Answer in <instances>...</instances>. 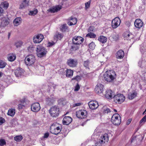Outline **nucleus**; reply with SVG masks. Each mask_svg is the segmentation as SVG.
Segmentation results:
<instances>
[{"label": "nucleus", "instance_id": "nucleus-1", "mask_svg": "<svg viewBox=\"0 0 146 146\" xmlns=\"http://www.w3.org/2000/svg\"><path fill=\"white\" fill-rule=\"evenodd\" d=\"M104 77L105 80L110 82L113 80L115 78L116 74L113 70H108L104 74Z\"/></svg>", "mask_w": 146, "mask_h": 146}, {"label": "nucleus", "instance_id": "nucleus-2", "mask_svg": "<svg viewBox=\"0 0 146 146\" xmlns=\"http://www.w3.org/2000/svg\"><path fill=\"white\" fill-rule=\"evenodd\" d=\"M62 129L61 125L57 123H54L50 126V132L53 134L57 135L60 132Z\"/></svg>", "mask_w": 146, "mask_h": 146}, {"label": "nucleus", "instance_id": "nucleus-3", "mask_svg": "<svg viewBox=\"0 0 146 146\" xmlns=\"http://www.w3.org/2000/svg\"><path fill=\"white\" fill-rule=\"evenodd\" d=\"M108 134L106 133L105 134L100 137L99 141L95 143L94 146H102V145L106 142H108Z\"/></svg>", "mask_w": 146, "mask_h": 146}, {"label": "nucleus", "instance_id": "nucleus-4", "mask_svg": "<svg viewBox=\"0 0 146 146\" xmlns=\"http://www.w3.org/2000/svg\"><path fill=\"white\" fill-rule=\"evenodd\" d=\"M47 52L46 49L41 46H37L36 54L38 57L41 58L45 56Z\"/></svg>", "mask_w": 146, "mask_h": 146}, {"label": "nucleus", "instance_id": "nucleus-5", "mask_svg": "<svg viewBox=\"0 0 146 146\" xmlns=\"http://www.w3.org/2000/svg\"><path fill=\"white\" fill-rule=\"evenodd\" d=\"M51 115L53 117H58L59 113V109L58 106H55L52 107L49 110Z\"/></svg>", "mask_w": 146, "mask_h": 146}, {"label": "nucleus", "instance_id": "nucleus-6", "mask_svg": "<svg viewBox=\"0 0 146 146\" xmlns=\"http://www.w3.org/2000/svg\"><path fill=\"white\" fill-rule=\"evenodd\" d=\"M35 61V58L34 55H29L25 58V62L27 65L31 66L33 64Z\"/></svg>", "mask_w": 146, "mask_h": 146}, {"label": "nucleus", "instance_id": "nucleus-7", "mask_svg": "<svg viewBox=\"0 0 146 146\" xmlns=\"http://www.w3.org/2000/svg\"><path fill=\"white\" fill-rule=\"evenodd\" d=\"M111 121L114 125H119L121 121V117L118 114H115L113 115L111 118Z\"/></svg>", "mask_w": 146, "mask_h": 146}, {"label": "nucleus", "instance_id": "nucleus-8", "mask_svg": "<svg viewBox=\"0 0 146 146\" xmlns=\"http://www.w3.org/2000/svg\"><path fill=\"white\" fill-rule=\"evenodd\" d=\"M114 101L116 103L121 104L125 100V98L124 96L122 94H118L115 95L113 97Z\"/></svg>", "mask_w": 146, "mask_h": 146}, {"label": "nucleus", "instance_id": "nucleus-9", "mask_svg": "<svg viewBox=\"0 0 146 146\" xmlns=\"http://www.w3.org/2000/svg\"><path fill=\"white\" fill-rule=\"evenodd\" d=\"M87 113V112L86 110H81L76 111V115L78 118L83 119L86 117Z\"/></svg>", "mask_w": 146, "mask_h": 146}, {"label": "nucleus", "instance_id": "nucleus-10", "mask_svg": "<svg viewBox=\"0 0 146 146\" xmlns=\"http://www.w3.org/2000/svg\"><path fill=\"white\" fill-rule=\"evenodd\" d=\"M121 20L118 17H116L112 21L111 26L113 29H116L120 24Z\"/></svg>", "mask_w": 146, "mask_h": 146}, {"label": "nucleus", "instance_id": "nucleus-11", "mask_svg": "<svg viewBox=\"0 0 146 146\" xmlns=\"http://www.w3.org/2000/svg\"><path fill=\"white\" fill-rule=\"evenodd\" d=\"M72 40L73 44L79 45L83 42L84 39L80 36H75L73 38Z\"/></svg>", "mask_w": 146, "mask_h": 146}, {"label": "nucleus", "instance_id": "nucleus-12", "mask_svg": "<svg viewBox=\"0 0 146 146\" xmlns=\"http://www.w3.org/2000/svg\"><path fill=\"white\" fill-rule=\"evenodd\" d=\"M12 72H13L17 77H19L23 75L25 72L24 70L20 67L17 68L15 70H12Z\"/></svg>", "mask_w": 146, "mask_h": 146}, {"label": "nucleus", "instance_id": "nucleus-13", "mask_svg": "<svg viewBox=\"0 0 146 146\" xmlns=\"http://www.w3.org/2000/svg\"><path fill=\"white\" fill-rule=\"evenodd\" d=\"M44 38V36L42 34H38L34 37L33 41L35 43H39L42 41Z\"/></svg>", "mask_w": 146, "mask_h": 146}, {"label": "nucleus", "instance_id": "nucleus-14", "mask_svg": "<svg viewBox=\"0 0 146 146\" xmlns=\"http://www.w3.org/2000/svg\"><path fill=\"white\" fill-rule=\"evenodd\" d=\"M104 86L101 84H98L96 86L95 90L96 92L100 95H103Z\"/></svg>", "mask_w": 146, "mask_h": 146}, {"label": "nucleus", "instance_id": "nucleus-15", "mask_svg": "<svg viewBox=\"0 0 146 146\" xmlns=\"http://www.w3.org/2000/svg\"><path fill=\"white\" fill-rule=\"evenodd\" d=\"M31 110L34 112H37L40 109V105L38 103L36 102L33 104L31 106Z\"/></svg>", "mask_w": 146, "mask_h": 146}, {"label": "nucleus", "instance_id": "nucleus-16", "mask_svg": "<svg viewBox=\"0 0 146 146\" xmlns=\"http://www.w3.org/2000/svg\"><path fill=\"white\" fill-rule=\"evenodd\" d=\"M67 63L69 66L74 67L77 65V61L76 60L70 58L67 60Z\"/></svg>", "mask_w": 146, "mask_h": 146}, {"label": "nucleus", "instance_id": "nucleus-17", "mask_svg": "<svg viewBox=\"0 0 146 146\" xmlns=\"http://www.w3.org/2000/svg\"><path fill=\"white\" fill-rule=\"evenodd\" d=\"M114 94L111 90H107L105 94V97L108 99H111L114 96Z\"/></svg>", "mask_w": 146, "mask_h": 146}, {"label": "nucleus", "instance_id": "nucleus-18", "mask_svg": "<svg viewBox=\"0 0 146 146\" xmlns=\"http://www.w3.org/2000/svg\"><path fill=\"white\" fill-rule=\"evenodd\" d=\"M90 108L92 110H94L97 108L98 106V103L95 101H91L89 104Z\"/></svg>", "mask_w": 146, "mask_h": 146}, {"label": "nucleus", "instance_id": "nucleus-19", "mask_svg": "<svg viewBox=\"0 0 146 146\" xmlns=\"http://www.w3.org/2000/svg\"><path fill=\"white\" fill-rule=\"evenodd\" d=\"M72 118L70 116H65L63 119L62 122L64 125H68L72 122Z\"/></svg>", "mask_w": 146, "mask_h": 146}, {"label": "nucleus", "instance_id": "nucleus-20", "mask_svg": "<svg viewBox=\"0 0 146 146\" xmlns=\"http://www.w3.org/2000/svg\"><path fill=\"white\" fill-rule=\"evenodd\" d=\"M29 0H23L20 5L19 9H25L29 5Z\"/></svg>", "mask_w": 146, "mask_h": 146}, {"label": "nucleus", "instance_id": "nucleus-21", "mask_svg": "<svg viewBox=\"0 0 146 146\" xmlns=\"http://www.w3.org/2000/svg\"><path fill=\"white\" fill-rule=\"evenodd\" d=\"M123 36L125 39H127L129 40H130L131 39L133 38V35L132 33H129L128 32L125 33L123 34Z\"/></svg>", "mask_w": 146, "mask_h": 146}, {"label": "nucleus", "instance_id": "nucleus-22", "mask_svg": "<svg viewBox=\"0 0 146 146\" xmlns=\"http://www.w3.org/2000/svg\"><path fill=\"white\" fill-rule=\"evenodd\" d=\"M134 24L136 27L140 28L143 25V23L140 19H137L134 22Z\"/></svg>", "mask_w": 146, "mask_h": 146}, {"label": "nucleus", "instance_id": "nucleus-23", "mask_svg": "<svg viewBox=\"0 0 146 146\" xmlns=\"http://www.w3.org/2000/svg\"><path fill=\"white\" fill-rule=\"evenodd\" d=\"M61 9V6H58L52 8L48 10V11L51 13H54L57 12Z\"/></svg>", "mask_w": 146, "mask_h": 146}, {"label": "nucleus", "instance_id": "nucleus-24", "mask_svg": "<svg viewBox=\"0 0 146 146\" xmlns=\"http://www.w3.org/2000/svg\"><path fill=\"white\" fill-rule=\"evenodd\" d=\"M124 55V51L122 50H119L117 52L116 56L117 58L121 59L123 58Z\"/></svg>", "mask_w": 146, "mask_h": 146}, {"label": "nucleus", "instance_id": "nucleus-25", "mask_svg": "<svg viewBox=\"0 0 146 146\" xmlns=\"http://www.w3.org/2000/svg\"><path fill=\"white\" fill-rule=\"evenodd\" d=\"M63 37V35L61 33L56 31L54 36V39L57 40L58 39L60 40Z\"/></svg>", "mask_w": 146, "mask_h": 146}, {"label": "nucleus", "instance_id": "nucleus-26", "mask_svg": "<svg viewBox=\"0 0 146 146\" xmlns=\"http://www.w3.org/2000/svg\"><path fill=\"white\" fill-rule=\"evenodd\" d=\"M55 101V98L53 97L51 98H48L47 99L46 101L47 104L50 105H51Z\"/></svg>", "mask_w": 146, "mask_h": 146}, {"label": "nucleus", "instance_id": "nucleus-27", "mask_svg": "<svg viewBox=\"0 0 146 146\" xmlns=\"http://www.w3.org/2000/svg\"><path fill=\"white\" fill-rule=\"evenodd\" d=\"M21 18L17 17L13 21V23L15 25L17 26L21 23Z\"/></svg>", "mask_w": 146, "mask_h": 146}, {"label": "nucleus", "instance_id": "nucleus-28", "mask_svg": "<svg viewBox=\"0 0 146 146\" xmlns=\"http://www.w3.org/2000/svg\"><path fill=\"white\" fill-rule=\"evenodd\" d=\"M66 76L68 77H71L73 75V71L72 70L69 69L66 70Z\"/></svg>", "mask_w": 146, "mask_h": 146}, {"label": "nucleus", "instance_id": "nucleus-29", "mask_svg": "<svg viewBox=\"0 0 146 146\" xmlns=\"http://www.w3.org/2000/svg\"><path fill=\"white\" fill-rule=\"evenodd\" d=\"M9 23L8 19H5L2 21L1 26L2 27H5Z\"/></svg>", "mask_w": 146, "mask_h": 146}, {"label": "nucleus", "instance_id": "nucleus-30", "mask_svg": "<svg viewBox=\"0 0 146 146\" xmlns=\"http://www.w3.org/2000/svg\"><path fill=\"white\" fill-rule=\"evenodd\" d=\"M8 60L10 61H14L16 58V56L15 54H11L9 55L8 57Z\"/></svg>", "mask_w": 146, "mask_h": 146}, {"label": "nucleus", "instance_id": "nucleus-31", "mask_svg": "<svg viewBox=\"0 0 146 146\" xmlns=\"http://www.w3.org/2000/svg\"><path fill=\"white\" fill-rule=\"evenodd\" d=\"M60 30L62 32L68 31V27L66 24H63L62 25L60 28Z\"/></svg>", "mask_w": 146, "mask_h": 146}, {"label": "nucleus", "instance_id": "nucleus-32", "mask_svg": "<svg viewBox=\"0 0 146 146\" xmlns=\"http://www.w3.org/2000/svg\"><path fill=\"white\" fill-rule=\"evenodd\" d=\"M98 40L102 43H105L107 41V38L104 36H101L99 38Z\"/></svg>", "mask_w": 146, "mask_h": 146}, {"label": "nucleus", "instance_id": "nucleus-33", "mask_svg": "<svg viewBox=\"0 0 146 146\" xmlns=\"http://www.w3.org/2000/svg\"><path fill=\"white\" fill-rule=\"evenodd\" d=\"M0 6L1 7H3L4 9H7L9 6V3L5 1L2 2Z\"/></svg>", "mask_w": 146, "mask_h": 146}, {"label": "nucleus", "instance_id": "nucleus-34", "mask_svg": "<svg viewBox=\"0 0 146 146\" xmlns=\"http://www.w3.org/2000/svg\"><path fill=\"white\" fill-rule=\"evenodd\" d=\"M73 44V45L72 46L70 50L72 51H74L78 49L79 45L75 44Z\"/></svg>", "mask_w": 146, "mask_h": 146}, {"label": "nucleus", "instance_id": "nucleus-35", "mask_svg": "<svg viewBox=\"0 0 146 146\" xmlns=\"http://www.w3.org/2000/svg\"><path fill=\"white\" fill-rule=\"evenodd\" d=\"M137 93L136 92H134L131 94L130 95H129L128 98L129 99L132 100L137 96Z\"/></svg>", "mask_w": 146, "mask_h": 146}, {"label": "nucleus", "instance_id": "nucleus-36", "mask_svg": "<svg viewBox=\"0 0 146 146\" xmlns=\"http://www.w3.org/2000/svg\"><path fill=\"white\" fill-rule=\"evenodd\" d=\"M15 113V110L13 109L9 110L8 112V115L11 116H13Z\"/></svg>", "mask_w": 146, "mask_h": 146}, {"label": "nucleus", "instance_id": "nucleus-37", "mask_svg": "<svg viewBox=\"0 0 146 146\" xmlns=\"http://www.w3.org/2000/svg\"><path fill=\"white\" fill-rule=\"evenodd\" d=\"M14 140L17 142H19L21 141L23 139V137L21 135H18L14 137Z\"/></svg>", "mask_w": 146, "mask_h": 146}, {"label": "nucleus", "instance_id": "nucleus-38", "mask_svg": "<svg viewBox=\"0 0 146 146\" xmlns=\"http://www.w3.org/2000/svg\"><path fill=\"white\" fill-rule=\"evenodd\" d=\"M96 36V35L94 33L90 32L88 33L86 35V37H89L90 38H94Z\"/></svg>", "mask_w": 146, "mask_h": 146}, {"label": "nucleus", "instance_id": "nucleus-39", "mask_svg": "<svg viewBox=\"0 0 146 146\" xmlns=\"http://www.w3.org/2000/svg\"><path fill=\"white\" fill-rule=\"evenodd\" d=\"M90 62L88 60L84 61V66L86 68L89 69V65L90 64Z\"/></svg>", "mask_w": 146, "mask_h": 146}, {"label": "nucleus", "instance_id": "nucleus-40", "mask_svg": "<svg viewBox=\"0 0 146 146\" xmlns=\"http://www.w3.org/2000/svg\"><path fill=\"white\" fill-rule=\"evenodd\" d=\"M37 12L38 10L36 9L33 11H30L29 15H35L37 14Z\"/></svg>", "mask_w": 146, "mask_h": 146}, {"label": "nucleus", "instance_id": "nucleus-41", "mask_svg": "<svg viewBox=\"0 0 146 146\" xmlns=\"http://www.w3.org/2000/svg\"><path fill=\"white\" fill-rule=\"evenodd\" d=\"M7 64L4 61L2 60H0V68H4L6 65Z\"/></svg>", "mask_w": 146, "mask_h": 146}, {"label": "nucleus", "instance_id": "nucleus-42", "mask_svg": "<svg viewBox=\"0 0 146 146\" xmlns=\"http://www.w3.org/2000/svg\"><path fill=\"white\" fill-rule=\"evenodd\" d=\"M95 45L94 43L93 42H92L89 44V46L90 48L93 50L95 47Z\"/></svg>", "mask_w": 146, "mask_h": 146}, {"label": "nucleus", "instance_id": "nucleus-43", "mask_svg": "<svg viewBox=\"0 0 146 146\" xmlns=\"http://www.w3.org/2000/svg\"><path fill=\"white\" fill-rule=\"evenodd\" d=\"M6 144V141L4 139H0V146H3Z\"/></svg>", "mask_w": 146, "mask_h": 146}, {"label": "nucleus", "instance_id": "nucleus-44", "mask_svg": "<svg viewBox=\"0 0 146 146\" xmlns=\"http://www.w3.org/2000/svg\"><path fill=\"white\" fill-rule=\"evenodd\" d=\"M81 79L80 77L79 76H77L76 77H74L72 79V80H76L77 81H80Z\"/></svg>", "mask_w": 146, "mask_h": 146}, {"label": "nucleus", "instance_id": "nucleus-45", "mask_svg": "<svg viewBox=\"0 0 146 146\" xmlns=\"http://www.w3.org/2000/svg\"><path fill=\"white\" fill-rule=\"evenodd\" d=\"M90 3H91L90 1H88V2L86 3H85V9L86 10L88 9L89 8V7H90Z\"/></svg>", "mask_w": 146, "mask_h": 146}, {"label": "nucleus", "instance_id": "nucleus-46", "mask_svg": "<svg viewBox=\"0 0 146 146\" xmlns=\"http://www.w3.org/2000/svg\"><path fill=\"white\" fill-rule=\"evenodd\" d=\"M119 38V35L118 34L113 35L112 36V38L114 40L116 41L118 40Z\"/></svg>", "mask_w": 146, "mask_h": 146}, {"label": "nucleus", "instance_id": "nucleus-47", "mask_svg": "<svg viewBox=\"0 0 146 146\" xmlns=\"http://www.w3.org/2000/svg\"><path fill=\"white\" fill-rule=\"evenodd\" d=\"M5 122V119L2 117H0V125H1L3 123Z\"/></svg>", "mask_w": 146, "mask_h": 146}, {"label": "nucleus", "instance_id": "nucleus-48", "mask_svg": "<svg viewBox=\"0 0 146 146\" xmlns=\"http://www.w3.org/2000/svg\"><path fill=\"white\" fill-rule=\"evenodd\" d=\"M71 20H75V22H74V24H73L72 22H70L69 24H68V25H75L76 23L77 20L76 18H72V19H71Z\"/></svg>", "mask_w": 146, "mask_h": 146}, {"label": "nucleus", "instance_id": "nucleus-49", "mask_svg": "<svg viewBox=\"0 0 146 146\" xmlns=\"http://www.w3.org/2000/svg\"><path fill=\"white\" fill-rule=\"evenodd\" d=\"M80 88V86L78 84H77V85L75 86L74 91H78Z\"/></svg>", "mask_w": 146, "mask_h": 146}, {"label": "nucleus", "instance_id": "nucleus-50", "mask_svg": "<svg viewBox=\"0 0 146 146\" xmlns=\"http://www.w3.org/2000/svg\"><path fill=\"white\" fill-rule=\"evenodd\" d=\"M146 121V115L142 119L140 120V123H142L143 122H145Z\"/></svg>", "mask_w": 146, "mask_h": 146}, {"label": "nucleus", "instance_id": "nucleus-51", "mask_svg": "<svg viewBox=\"0 0 146 146\" xmlns=\"http://www.w3.org/2000/svg\"><path fill=\"white\" fill-rule=\"evenodd\" d=\"M22 44V43L21 42H18L15 43V45L17 48L20 47Z\"/></svg>", "mask_w": 146, "mask_h": 146}, {"label": "nucleus", "instance_id": "nucleus-52", "mask_svg": "<svg viewBox=\"0 0 146 146\" xmlns=\"http://www.w3.org/2000/svg\"><path fill=\"white\" fill-rule=\"evenodd\" d=\"M94 30V28L93 27L91 26L88 29V32H91L92 31H93Z\"/></svg>", "mask_w": 146, "mask_h": 146}, {"label": "nucleus", "instance_id": "nucleus-53", "mask_svg": "<svg viewBox=\"0 0 146 146\" xmlns=\"http://www.w3.org/2000/svg\"><path fill=\"white\" fill-rule=\"evenodd\" d=\"M111 111L110 110L109 108H107L106 109H105L104 110V112L105 113H108L109 112H110Z\"/></svg>", "mask_w": 146, "mask_h": 146}, {"label": "nucleus", "instance_id": "nucleus-54", "mask_svg": "<svg viewBox=\"0 0 146 146\" xmlns=\"http://www.w3.org/2000/svg\"><path fill=\"white\" fill-rule=\"evenodd\" d=\"M81 105V104L80 103H78L76 104H74L73 105L74 107H76L77 106H79Z\"/></svg>", "mask_w": 146, "mask_h": 146}, {"label": "nucleus", "instance_id": "nucleus-55", "mask_svg": "<svg viewBox=\"0 0 146 146\" xmlns=\"http://www.w3.org/2000/svg\"><path fill=\"white\" fill-rule=\"evenodd\" d=\"M18 107L19 109H21L24 107V106L21 104H19Z\"/></svg>", "mask_w": 146, "mask_h": 146}, {"label": "nucleus", "instance_id": "nucleus-56", "mask_svg": "<svg viewBox=\"0 0 146 146\" xmlns=\"http://www.w3.org/2000/svg\"><path fill=\"white\" fill-rule=\"evenodd\" d=\"M49 134L48 133H47L44 134V137L45 138H47L48 137Z\"/></svg>", "mask_w": 146, "mask_h": 146}, {"label": "nucleus", "instance_id": "nucleus-57", "mask_svg": "<svg viewBox=\"0 0 146 146\" xmlns=\"http://www.w3.org/2000/svg\"><path fill=\"white\" fill-rule=\"evenodd\" d=\"M131 119H129L127 121L126 124L127 125H128L129 124L131 123Z\"/></svg>", "mask_w": 146, "mask_h": 146}, {"label": "nucleus", "instance_id": "nucleus-58", "mask_svg": "<svg viewBox=\"0 0 146 146\" xmlns=\"http://www.w3.org/2000/svg\"><path fill=\"white\" fill-rule=\"evenodd\" d=\"M3 9L1 7H0V15L3 12Z\"/></svg>", "mask_w": 146, "mask_h": 146}, {"label": "nucleus", "instance_id": "nucleus-59", "mask_svg": "<svg viewBox=\"0 0 146 146\" xmlns=\"http://www.w3.org/2000/svg\"><path fill=\"white\" fill-rule=\"evenodd\" d=\"M10 36H11V33H9V32L8 33V39H9Z\"/></svg>", "mask_w": 146, "mask_h": 146}, {"label": "nucleus", "instance_id": "nucleus-60", "mask_svg": "<svg viewBox=\"0 0 146 146\" xmlns=\"http://www.w3.org/2000/svg\"><path fill=\"white\" fill-rule=\"evenodd\" d=\"M126 23L127 24V25L128 26H129L130 25V23L129 21H127L126 22Z\"/></svg>", "mask_w": 146, "mask_h": 146}, {"label": "nucleus", "instance_id": "nucleus-61", "mask_svg": "<svg viewBox=\"0 0 146 146\" xmlns=\"http://www.w3.org/2000/svg\"><path fill=\"white\" fill-rule=\"evenodd\" d=\"M48 44L49 46H52L53 45V44L52 43L50 42L48 43Z\"/></svg>", "mask_w": 146, "mask_h": 146}, {"label": "nucleus", "instance_id": "nucleus-62", "mask_svg": "<svg viewBox=\"0 0 146 146\" xmlns=\"http://www.w3.org/2000/svg\"><path fill=\"white\" fill-rule=\"evenodd\" d=\"M3 75V73L0 71V77L2 76Z\"/></svg>", "mask_w": 146, "mask_h": 146}, {"label": "nucleus", "instance_id": "nucleus-63", "mask_svg": "<svg viewBox=\"0 0 146 146\" xmlns=\"http://www.w3.org/2000/svg\"><path fill=\"white\" fill-rule=\"evenodd\" d=\"M146 112V109L145 110V111L143 112V114L144 115Z\"/></svg>", "mask_w": 146, "mask_h": 146}, {"label": "nucleus", "instance_id": "nucleus-64", "mask_svg": "<svg viewBox=\"0 0 146 146\" xmlns=\"http://www.w3.org/2000/svg\"><path fill=\"white\" fill-rule=\"evenodd\" d=\"M134 139L133 138V139H132V140H131V142H132L134 141Z\"/></svg>", "mask_w": 146, "mask_h": 146}]
</instances>
